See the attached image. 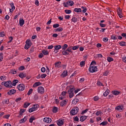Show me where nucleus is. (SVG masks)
I'll list each match as a JSON object with an SVG mask.
<instances>
[{
  "mask_svg": "<svg viewBox=\"0 0 126 126\" xmlns=\"http://www.w3.org/2000/svg\"><path fill=\"white\" fill-rule=\"evenodd\" d=\"M60 27V24H55L53 25V28H58V27Z\"/></svg>",
  "mask_w": 126,
  "mask_h": 126,
  "instance_id": "51",
  "label": "nucleus"
},
{
  "mask_svg": "<svg viewBox=\"0 0 126 126\" xmlns=\"http://www.w3.org/2000/svg\"><path fill=\"white\" fill-rule=\"evenodd\" d=\"M80 65H81V67H82V66H84V65H85V61L81 62L80 63Z\"/></svg>",
  "mask_w": 126,
  "mask_h": 126,
  "instance_id": "47",
  "label": "nucleus"
},
{
  "mask_svg": "<svg viewBox=\"0 0 126 126\" xmlns=\"http://www.w3.org/2000/svg\"><path fill=\"white\" fill-rule=\"evenodd\" d=\"M123 109H124V106H121V105L116 106L115 107V110H116L117 111H120V112H121L122 110H123Z\"/></svg>",
  "mask_w": 126,
  "mask_h": 126,
  "instance_id": "15",
  "label": "nucleus"
},
{
  "mask_svg": "<svg viewBox=\"0 0 126 126\" xmlns=\"http://www.w3.org/2000/svg\"><path fill=\"white\" fill-rule=\"evenodd\" d=\"M30 104H31L30 103H28V102L25 103L24 104V108H28V107L30 106Z\"/></svg>",
  "mask_w": 126,
  "mask_h": 126,
  "instance_id": "38",
  "label": "nucleus"
},
{
  "mask_svg": "<svg viewBox=\"0 0 126 126\" xmlns=\"http://www.w3.org/2000/svg\"><path fill=\"white\" fill-rule=\"evenodd\" d=\"M86 119H87V116H83L80 118V122H84V121H85V120H86Z\"/></svg>",
  "mask_w": 126,
  "mask_h": 126,
  "instance_id": "19",
  "label": "nucleus"
},
{
  "mask_svg": "<svg viewBox=\"0 0 126 126\" xmlns=\"http://www.w3.org/2000/svg\"><path fill=\"white\" fill-rule=\"evenodd\" d=\"M33 92V89H31L28 92V95H31V94H32V93Z\"/></svg>",
  "mask_w": 126,
  "mask_h": 126,
  "instance_id": "49",
  "label": "nucleus"
},
{
  "mask_svg": "<svg viewBox=\"0 0 126 126\" xmlns=\"http://www.w3.org/2000/svg\"><path fill=\"white\" fill-rule=\"evenodd\" d=\"M81 8L83 9L82 11L83 12V13H85V12L87 11V8L86 7L82 6Z\"/></svg>",
  "mask_w": 126,
  "mask_h": 126,
  "instance_id": "33",
  "label": "nucleus"
},
{
  "mask_svg": "<svg viewBox=\"0 0 126 126\" xmlns=\"http://www.w3.org/2000/svg\"><path fill=\"white\" fill-rule=\"evenodd\" d=\"M10 5L11 7V8L10 9V12H13V10L15 9V6H14V4H13V3H11L10 4Z\"/></svg>",
  "mask_w": 126,
  "mask_h": 126,
  "instance_id": "16",
  "label": "nucleus"
},
{
  "mask_svg": "<svg viewBox=\"0 0 126 126\" xmlns=\"http://www.w3.org/2000/svg\"><path fill=\"white\" fill-rule=\"evenodd\" d=\"M25 112V110L23 109H21L19 112L20 116H21V115H22L23 114H24Z\"/></svg>",
  "mask_w": 126,
  "mask_h": 126,
  "instance_id": "44",
  "label": "nucleus"
},
{
  "mask_svg": "<svg viewBox=\"0 0 126 126\" xmlns=\"http://www.w3.org/2000/svg\"><path fill=\"white\" fill-rule=\"evenodd\" d=\"M11 72L13 74H16L17 71H16V70L15 69H13V70H11Z\"/></svg>",
  "mask_w": 126,
  "mask_h": 126,
  "instance_id": "53",
  "label": "nucleus"
},
{
  "mask_svg": "<svg viewBox=\"0 0 126 126\" xmlns=\"http://www.w3.org/2000/svg\"><path fill=\"white\" fill-rule=\"evenodd\" d=\"M119 45H120V46L122 47H125L126 46V43L125 41H121L119 42Z\"/></svg>",
  "mask_w": 126,
  "mask_h": 126,
  "instance_id": "30",
  "label": "nucleus"
},
{
  "mask_svg": "<svg viewBox=\"0 0 126 126\" xmlns=\"http://www.w3.org/2000/svg\"><path fill=\"white\" fill-rule=\"evenodd\" d=\"M79 111V108L77 107H75L73 108L70 111V114L71 115V116H74L75 115H76L78 113Z\"/></svg>",
  "mask_w": 126,
  "mask_h": 126,
  "instance_id": "1",
  "label": "nucleus"
},
{
  "mask_svg": "<svg viewBox=\"0 0 126 126\" xmlns=\"http://www.w3.org/2000/svg\"><path fill=\"white\" fill-rule=\"evenodd\" d=\"M78 102H79V99L77 98H74L72 101V104H74V105H76L77 104Z\"/></svg>",
  "mask_w": 126,
  "mask_h": 126,
  "instance_id": "18",
  "label": "nucleus"
},
{
  "mask_svg": "<svg viewBox=\"0 0 126 126\" xmlns=\"http://www.w3.org/2000/svg\"><path fill=\"white\" fill-rule=\"evenodd\" d=\"M123 61L124 63H126V57L124 56L122 58Z\"/></svg>",
  "mask_w": 126,
  "mask_h": 126,
  "instance_id": "64",
  "label": "nucleus"
},
{
  "mask_svg": "<svg viewBox=\"0 0 126 126\" xmlns=\"http://www.w3.org/2000/svg\"><path fill=\"white\" fill-rule=\"evenodd\" d=\"M95 64H96V62L92 61V62L90 64V66H92V65H95Z\"/></svg>",
  "mask_w": 126,
  "mask_h": 126,
  "instance_id": "61",
  "label": "nucleus"
},
{
  "mask_svg": "<svg viewBox=\"0 0 126 126\" xmlns=\"http://www.w3.org/2000/svg\"><path fill=\"white\" fill-rule=\"evenodd\" d=\"M62 54H63V56H67V55H69V53H68L66 50L63 51Z\"/></svg>",
  "mask_w": 126,
  "mask_h": 126,
  "instance_id": "24",
  "label": "nucleus"
},
{
  "mask_svg": "<svg viewBox=\"0 0 126 126\" xmlns=\"http://www.w3.org/2000/svg\"><path fill=\"white\" fill-rule=\"evenodd\" d=\"M71 21L72 22H73V23H75V22H77V18L73 17L71 19Z\"/></svg>",
  "mask_w": 126,
  "mask_h": 126,
  "instance_id": "36",
  "label": "nucleus"
},
{
  "mask_svg": "<svg viewBox=\"0 0 126 126\" xmlns=\"http://www.w3.org/2000/svg\"><path fill=\"white\" fill-rule=\"evenodd\" d=\"M46 77H47V74H42L41 75V78H46Z\"/></svg>",
  "mask_w": 126,
  "mask_h": 126,
  "instance_id": "60",
  "label": "nucleus"
},
{
  "mask_svg": "<svg viewBox=\"0 0 126 126\" xmlns=\"http://www.w3.org/2000/svg\"><path fill=\"white\" fill-rule=\"evenodd\" d=\"M110 94V90H107L104 93H103V96L104 97H107L108 95Z\"/></svg>",
  "mask_w": 126,
  "mask_h": 126,
  "instance_id": "21",
  "label": "nucleus"
},
{
  "mask_svg": "<svg viewBox=\"0 0 126 126\" xmlns=\"http://www.w3.org/2000/svg\"><path fill=\"white\" fill-rule=\"evenodd\" d=\"M62 77H65V76H67V71H64L63 73H62Z\"/></svg>",
  "mask_w": 126,
  "mask_h": 126,
  "instance_id": "34",
  "label": "nucleus"
},
{
  "mask_svg": "<svg viewBox=\"0 0 126 126\" xmlns=\"http://www.w3.org/2000/svg\"><path fill=\"white\" fill-rule=\"evenodd\" d=\"M94 101H98L99 100V97L97 96H94Z\"/></svg>",
  "mask_w": 126,
  "mask_h": 126,
  "instance_id": "62",
  "label": "nucleus"
},
{
  "mask_svg": "<svg viewBox=\"0 0 126 126\" xmlns=\"http://www.w3.org/2000/svg\"><path fill=\"white\" fill-rule=\"evenodd\" d=\"M114 61V59L112 57H108L107 58V61L108 63H111V62H113Z\"/></svg>",
  "mask_w": 126,
  "mask_h": 126,
  "instance_id": "41",
  "label": "nucleus"
},
{
  "mask_svg": "<svg viewBox=\"0 0 126 126\" xmlns=\"http://www.w3.org/2000/svg\"><path fill=\"white\" fill-rule=\"evenodd\" d=\"M68 100L67 99L63 100L60 102V105L61 107H64L66 104H67Z\"/></svg>",
  "mask_w": 126,
  "mask_h": 126,
  "instance_id": "12",
  "label": "nucleus"
},
{
  "mask_svg": "<svg viewBox=\"0 0 126 126\" xmlns=\"http://www.w3.org/2000/svg\"><path fill=\"white\" fill-rule=\"evenodd\" d=\"M88 112V109H85L82 112V115H84V114H86V112Z\"/></svg>",
  "mask_w": 126,
  "mask_h": 126,
  "instance_id": "56",
  "label": "nucleus"
},
{
  "mask_svg": "<svg viewBox=\"0 0 126 126\" xmlns=\"http://www.w3.org/2000/svg\"><path fill=\"white\" fill-rule=\"evenodd\" d=\"M117 37H118V36L113 34V35H111V39H112V40H117Z\"/></svg>",
  "mask_w": 126,
  "mask_h": 126,
  "instance_id": "43",
  "label": "nucleus"
},
{
  "mask_svg": "<svg viewBox=\"0 0 126 126\" xmlns=\"http://www.w3.org/2000/svg\"><path fill=\"white\" fill-rule=\"evenodd\" d=\"M33 99L35 100H39V94H35L33 96Z\"/></svg>",
  "mask_w": 126,
  "mask_h": 126,
  "instance_id": "26",
  "label": "nucleus"
},
{
  "mask_svg": "<svg viewBox=\"0 0 126 126\" xmlns=\"http://www.w3.org/2000/svg\"><path fill=\"white\" fill-rule=\"evenodd\" d=\"M62 62H56L54 64L55 67H57V68H60V67H62Z\"/></svg>",
  "mask_w": 126,
  "mask_h": 126,
  "instance_id": "11",
  "label": "nucleus"
},
{
  "mask_svg": "<svg viewBox=\"0 0 126 126\" xmlns=\"http://www.w3.org/2000/svg\"><path fill=\"white\" fill-rule=\"evenodd\" d=\"M41 71L42 72H46V68H45V67H42L41 69Z\"/></svg>",
  "mask_w": 126,
  "mask_h": 126,
  "instance_id": "57",
  "label": "nucleus"
},
{
  "mask_svg": "<svg viewBox=\"0 0 126 126\" xmlns=\"http://www.w3.org/2000/svg\"><path fill=\"white\" fill-rule=\"evenodd\" d=\"M64 12H65V13H66L67 14H70V13H71V10H65Z\"/></svg>",
  "mask_w": 126,
  "mask_h": 126,
  "instance_id": "48",
  "label": "nucleus"
},
{
  "mask_svg": "<svg viewBox=\"0 0 126 126\" xmlns=\"http://www.w3.org/2000/svg\"><path fill=\"white\" fill-rule=\"evenodd\" d=\"M112 93L113 95H115V96H118V95L120 94V92L118 91H114L112 92Z\"/></svg>",
  "mask_w": 126,
  "mask_h": 126,
  "instance_id": "28",
  "label": "nucleus"
},
{
  "mask_svg": "<svg viewBox=\"0 0 126 126\" xmlns=\"http://www.w3.org/2000/svg\"><path fill=\"white\" fill-rule=\"evenodd\" d=\"M0 79L2 81H4V80H6V76H1L0 77Z\"/></svg>",
  "mask_w": 126,
  "mask_h": 126,
  "instance_id": "32",
  "label": "nucleus"
},
{
  "mask_svg": "<svg viewBox=\"0 0 126 126\" xmlns=\"http://www.w3.org/2000/svg\"><path fill=\"white\" fill-rule=\"evenodd\" d=\"M43 122L47 124H51V123H52V119L49 117H45L43 119Z\"/></svg>",
  "mask_w": 126,
  "mask_h": 126,
  "instance_id": "9",
  "label": "nucleus"
},
{
  "mask_svg": "<svg viewBox=\"0 0 126 126\" xmlns=\"http://www.w3.org/2000/svg\"><path fill=\"white\" fill-rule=\"evenodd\" d=\"M18 89L19 91H23L25 89V86L21 84L18 86Z\"/></svg>",
  "mask_w": 126,
  "mask_h": 126,
  "instance_id": "10",
  "label": "nucleus"
},
{
  "mask_svg": "<svg viewBox=\"0 0 126 126\" xmlns=\"http://www.w3.org/2000/svg\"><path fill=\"white\" fill-rule=\"evenodd\" d=\"M1 85H4L5 87H12V83L10 81H8L7 82H2L1 83Z\"/></svg>",
  "mask_w": 126,
  "mask_h": 126,
  "instance_id": "2",
  "label": "nucleus"
},
{
  "mask_svg": "<svg viewBox=\"0 0 126 126\" xmlns=\"http://www.w3.org/2000/svg\"><path fill=\"white\" fill-rule=\"evenodd\" d=\"M16 93V91L14 89H12L7 92L8 95H13L15 93Z\"/></svg>",
  "mask_w": 126,
  "mask_h": 126,
  "instance_id": "14",
  "label": "nucleus"
},
{
  "mask_svg": "<svg viewBox=\"0 0 126 126\" xmlns=\"http://www.w3.org/2000/svg\"><path fill=\"white\" fill-rule=\"evenodd\" d=\"M42 53L45 56H47V55H49V52H48V51H47V50H43L42 51Z\"/></svg>",
  "mask_w": 126,
  "mask_h": 126,
  "instance_id": "31",
  "label": "nucleus"
},
{
  "mask_svg": "<svg viewBox=\"0 0 126 126\" xmlns=\"http://www.w3.org/2000/svg\"><path fill=\"white\" fill-rule=\"evenodd\" d=\"M60 49H62V45H56L54 46V49L59 51Z\"/></svg>",
  "mask_w": 126,
  "mask_h": 126,
  "instance_id": "27",
  "label": "nucleus"
},
{
  "mask_svg": "<svg viewBox=\"0 0 126 126\" xmlns=\"http://www.w3.org/2000/svg\"><path fill=\"white\" fill-rule=\"evenodd\" d=\"M19 25L21 26H22L23 25H24V20L23 19H20Z\"/></svg>",
  "mask_w": 126,
  "mask_h": 126,
  "instance_id": "25",
  "label": "nucleus"
},
{
  "mask_svg": "<svg viewBox=\"0 0 126 126\" xmlns=\"http://www.w3.org/2000/svg\"><path fill=\"white\" fill-rule=\"evenodd\" d=\"M22 99V98L21 97L17 98L15 99V102H16L17 103V102H19L20 101H21Z\"/></svg>",
  "mask_w": 126,
  "mask_h": 126,
  "instance_id": "54",
  "label": "nucleus"
},
{
  "mask_svg": "<svg viewBox=\"0 0 126 126\" xmlns=\"http://www.w3.org/2000/svg\"><path fill=\"white\" fill-rule=\"evenodd\" d=\"M25 67L24 66H21L19 67V70H24Z\"/></svg>",
  "mask_w": 126,
  "mask_h": 126,
  "instance_id": "50",
  "label": "nucleus"
},
{
  "mask_svg": "<svg viewBox=\"0 0 126 126\" xmlns=\"http://www.w3.org/2000/svg\"><path fill=\"white\" fill-rule=\"evenodd\" d=\"M39 106L38 104H34L33 107L31 108H30L29 109V113H32V112H34V111H37L38 110V108H39Z\"/></svg>",
  "mask_w": 126,
  "mask_h": 126,
  "instance_id": "3",
  "label": "nucleus"
},
{
  "mask_svg": "<svg viewBox=\"0 0 126 126\" xmlns=\"http://www.w3.org/2000/svg\"><path fill=\"white\" fill-rule=\"evenodd\" d=\"M37 92L38 93H40V94H43L44 92H45V89L42 86L38 87L37 88Z\"/></svg>",
  "mask_w": 126,
  "mask_h": 126,
  "instance_id": "8",
  "label": "nucleus"
},
{
  "mask_svg": "<svg viewBox=\"0 0 126 126\" xmlns=\"http://www.w3.org/2000/svg\"><path fill=\"white\" fill-rule=\"evenodd\" d=\"M57 123L59 126H63V120L59 119L57 121Z\"/></svg>",
  "mask_w": 126,
  "mask_h": 126,
  "instance_id": "13",
  "label": "nucleus"
},
{
  "mask_svg": "<svg viewBox=\"0 0 126 126\" xmlns=\"http://www.w3.org/2000/svg\"><path fill=\"white\" fill-rule=\"evenodd\" d=\"M103 75H104L105 76L109 75V71H106L105 72H104Z\"/></svg>",
  "mask_w": 126,
  "mask_h": 126,
  "instance_id": "58",
  "label": "nucleus"
},
{
  "mask_svg": "<svg viewBox=\"0 0 126 126\" xmlns=\"http://www.w3.org/2000/svg\"><path fill=\"white\" fill-rule=\"evenodd\" d=\"M4 32H0V37H4Z\"/></svg>",
  "mask_w": 126,
  "mask_h": 126,
  "instance_id": "59",
  "label": "nucleus"
},
{
  "mask_svg": "<svg viewBox=\"0 0 126 126\" xmlns=\"http://www.w3.org/2000/svg\"><path fill=\"white\" fill-rule=\"evenodd\" d=\"M68 47V45H67V44H64L62 46V50H66V49H67Z\"/></svg>",
  "mask_w": 126,
  "mask_h": 126,
  "instance_id": "40",
  "label": "nucleus"
},
{
  "mask_svg": "<svg viewBox=\"0 0 126 126\" xmlns=\"http://www.w3.org/2000/svg\"><path fill=\"white\" fill-rule=\"evenodd\" d=\"M3 102L4 103V104H9V99H6L4 100Z\"/></svg>",
  "mask_w": 126,
  "mask_h": 126,
  "instance_id": "55",
  "label": "nucleus"
},
{
  "mask_svg": "<svg viewBox=\"0 0 126 126\" xmlns=\"http://www.w3.org/2000/svg\"><path fill=\"white\" fill-rule=\"evenodd\" d=\"M108 124V122L106 121L103 122L101 123H100V125L101 126H106V125Z\"/></svg>",
  "mask_w": 126,
  "mask_h": 126,
  "instance_id": "52",
  "label": "nucleus"
},
{
  "mask_svg": "<svg viewBox=\"0 0 126 126\" xmlns=\"http://www.w3.org/2000/svg\"><path fill=\"white\" fill-rule=\"evenodd\" d=\"M26 45H25V49L26 50H28L30 47H31V45H32V43L30 41V39H27L26 41Z\"/></svg>",
  "mask_w": 126,
  "mask_h": 126,
  "instance_id": "5",
  "label": "nucleus"
},
{
  "mask_svg": "<svg viewBox=\"0 0 126 126\" xmlns=\"http://www.w3.org/2000/svg\"><path fill=\"white\" fill-rule=\"evenodd\" d=\"M72 48L71 47H69L66 50H67L68 52L71 53V54H72Z\"/></svg>",
  "mask_w": 126,
  "mask_h": 126,
  "instance_id": "37",
  "label": "nucleus"
},
{
  "mask_svg": "<svg viewBox=\"0 0 126 126\" xmlns=\"http://www.w3.org/2000/svg\"><path fill=\"white\" fill-rule=\"evenodd\" d=\"M27 121V118L26 117V116L20 120V124H23V123H25Z\"/></svg>",
  "mask_w": 126,
  "mask_h": 126,
  "instance_id": "20",
  "label": "nucleus"
},
{
  "mask_svg": "<svg viewBox=\"0 0 126 126\" xmlns=\"http://www.w3.org/2000/svg\"><path fill=\"white\" fill-rule=\"evenodd\" d=\"M73 4H74V2H73L72 0H70V1H67L66 3H64V6L65 7H67V6L68 5H70V6H72Z\"/></svg>",
  "mask_w": 126,
  "mask_h": 126,
  "instance_id": "7",
  "label": "nucleus"
},
{
  "mask_svg": "<svg viewBox=\"0 0 126 126\" xmlns=\"http://www.w3.org/2000/svg\"><path fill=\"white\" fill-rule=\"evenodd\" d=\"M19 76L20 78H24V77H26V74L22 72L19 74Z\"/></svg>",
  "mask_w": 126,
  "mask_h": 126,
  "instance_id": "23",
  "label": "nucleus"
},
{
  "mask_svg": "<svg viewBox=\"0 0 126 126\" xmlns=\"http://www.w3.org/2000/svg\"><path fill=\"white\" fill-rule=\"evenodd\" d=\"M35 120L34 117H31L30 118L29 122L31 123V124H32L33 123V121Z\"/></svg>",
  "mask_w": 126,
  "mask_h": 126,
  "instance_id": "35",
  "label": "nucleus"
},
{
  "mask_svg": "<svg viewBox=\"0 0 126 126\" xmlns=\"http://www.w3.org/2000/svg\"><path fill=\"white\" fill-rule=\"evenodd\" d=\"M39 85H42V83L40 82H36L33 85V87L35 88Z\"/></svg>",
  "mask_w": 126,
  "mask_h": 126,
  "instance_id": "17",
  "label": "nucleus"
},
{
  "mask_svg": "<svg viewBox=\"0 0 126 126\" xmlns=\"http://www.w3.org/2000/svg\"><path fill=\"white\" fill-rule=\"evenodd\" d=\"M97 70L98 68L96 66H90V67L89 68V71H90V72H96V71H97Z\"/></svg>",
  "mask_w": 126,
  "mask_h": 126,
  "instance_id": "6",
  "label": "nucleus"
},
{
  "mask_svg": "<svg viewBox=\"0 0 126 126\" xmlns=\"http://www.w3.org/2000/svg\"><path fill=\"white\" fill-rule=\"evenodd\" d=\"M64 18H65V19H69V18H70V16L69 15H65Z\"/></svg>",
  "mask_w": 126,
  "mask_h": 126,
  "instance_id": "63",
  "label": "nucleus"
},
{
  "mask_svg": "<svg viewBox=\"0 0 126 126\" xmlns=\"http://www.w3.org/2000/svg\"><path fill=\"white\" fill-rule=\"evenodd\" d=\"M102 114H103V113L102 112V111H98L96 112L95 115H96V116H101V115H102Z\"/></svg>",
  "mask_w": 126,
  "mask_h": 126,
  "instance_id": "42",
  "label": "nucleus"
},
{
  "mask_svg": "<svg viewBox=\"0 0 126 126\" xmlns=\"http://www.w3.org/2000/svg\"><path fill=\"white\" fill-rule=\"evenodd\" d=\"M74 11L75 12L79 13V12H81V11H82V10H81V8H75L74 9Z\"/></svg>",
  "mask_w": 126,
  "mask_h": 126,
  "instance_id": "22",
  "label": "nucleus"
},
{
  "mask_svg": "<svg viewBox=\"0 0 126 126\" xmlns=\"http://www.w3.org/2000/svg\"><path fill=\"white\" fill-rule=\"evenodd\" d=\"M53 113H58V107H54L53 109Z\"/></svg>",
  "mask_w": 126,
  "mask_h": 126,
  "instance_id": "45",
  "label": "nucleus"
},
{
  "mask_svg": "<svg viewBox=\"0 0 126 126\" xmlns=\"http://www.w3.org/2000/svg\"><path fill=\"white\" fill-rule=\"evenodd\" d=\"M74 90H75V88L74 87L71 88L69 90H68V93L69 98H72V97L74 96V93H73L74 92Z\"/></svg>",
  "mask_w": 126,
  "mask_h": 126,
  "instance_id": "4",
  "label": "nucleus"
},
{
  "mask_svg": "<svg viewBox=\"0 0 126 126\" xmlns=\"http://www.w3.org/2000/svg\"><path fill=\"white\" fill-rule=\"evenodd\" d=\"M79 45L75 46L72 47V50H73V51H75V50H77V49H79Z\"/></svg>",
  "mask_w": 126,
  "mask_h": 126,
  "instance_id": "46",
  "label": "nucleus"
},
{
  "mask_svg": "<svg viewBox=\"0 0 126 126\" xmlns=\"http://www.w3.org/2000/svg\"><path fill=\"white\" fill-rule=\"evenodd\" d=\"M63 28H62V27H60V28H58L55 29L56 32H62V31H63Z\"/></svg>",
  "mask_w": 126,
  "mask_h": 126,
  "instance_id": "29",
  "label": "nucleus"
},
{
  "mask_svg": "<svg viewBox=\"0 0 126 126\" xmlns=\"http://www.w3.org/2000/svg\"><path fill=\"white\" fill-rule=\"evenodd\" d=\"M17 83H18V80H14V81H13L12 86H15L16 85Z\"/></svg>",
  "mask_w": 126,
  "mask_h": 126,
  "instance_id": "39",
  "label": "nucleus"
}]
</instances>
